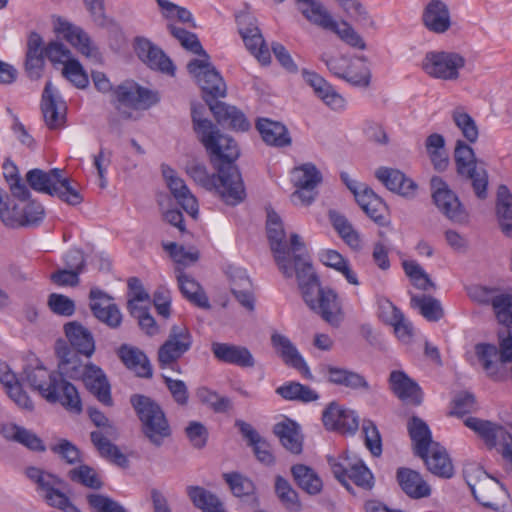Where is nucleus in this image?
Instances as JSON below:
<instances>
[{
	"label": "nucleus",
	"instance_id": "13d9d810",
	"mask_svg": "<svg viewBox=\"0 0 512 512\" xmlns=\"http://www.w3.org/2000/svg\"><path fill=\"white\" fill-rule=\"evenodd\" d=\"M168 29L184 48L193 52L194 54L208 58V54L203 49L200 41L194 33L188 32L183 28L176 27L173 24H168Z\"/></svg>",
	"mask_w": 512,
	"mask_h": 512
},
{
	"label": "nucleus",
	"instance_id": "c03bdc74",
	"mask_svg": "<svg viewBox=\"0 0 512 512\" xmlns=\"http://www.w3.org/2000/svg\"><path fill=\"white\" fill-rule=\"evenodd\" d=\"M13 223L6 224L7 226H31L38 224L44 216V209L40 203L27 202L22 207L17 205L10 209Z\"/></svg>",
	"mask_w": 512,
	"mask_h": 512
},
{
	"label": "nucleus",
	"instance_id": "09e8293b",
	"mask_svg": "<svg viewBox=\"0 0 512 512\" xmlns=\"http://www.w3.org/2000/svg\"><path fill=\"white\" fill-rule=\"evenodd\" d=\"M275 392L283 399L288 401L308 403L316 401L319 398L318 393L311 389L309 386L295 381H290L277 387Z\"/></svg>",
	"mask_w": 512,
	"mask_h": 512
},
{
	"label": "nucleus",
	"instance_id": "4c0bfd02",
	"mask_svg": "<svg viewBox=\"0 0 512 512\" xmlns=\"http://www.w3.org/2000/svg\"><path fill=\"white\" fill-rule=\"evenodd\" d=\"M423 22L430 31L446 32L451 26L447 5L440 0H432L424 11Z\"/></svg>",
	"mask_w": 512,
	"mask_h": 512
},
{
	"label": "nucleus",
	"instance_id": "f704fd0d",
	"mask_svg": "<svg viewBox=\"0 0 512 512\" xmlns=\"http://www.w3.org/2000/svg\"><path fill=\"white\" fill-rule=\"evenodd\" d=\"M302 15L312 24L329 30L336 28V21L318 0H295Z\"/></svg>",
	"mask_w": 512,
	"mask_h": 512
},
{
	"label": "nucleus",
	"instance_id": "4be33fe9",
	"mask_svg": "<svg viewBox=\"0 0 512 512\" xmlns=\"http://www.w3.org/2000/svg\"><path fill=\"white\" fill-rule=\"evenodd\" d=\"M324 426L328 430L342 434H355L359 427V417L355 411L346 409L332 402L324 410L322 415Z\"/></svg>",
	"mask_w": 512,
	"mask_h": 512
},
{
	"label": "nucleus",
	"instance_id": "1a4fd4ad",
	"mask_svg": "<svg viewBox=\"0 0 512 512\" xmlns=\"http://www.w3.org/2000/svg\"><path fill=\"white\" fill-rule=\"evenodd\" d=\"M88 415L97 427H102L105 430V434L102 431H92L90 434L91 442L99 454L115 465L121 468H127L129 466L128 458L107 438V436H116V428L110 424L105 414L97 408L89 407Z\"/></svg>",
	"mask_w": 512,
	"mask_h": 512
},
{
	"label": "nucleus",
	"instance_id": "7c9ffc66",
	"mask_svg": "<svg viewBox=\"0 0 512 512\" xmlns=\"http://www.w3.org/2000/svg\"><path fill=\"white\" fill-rule=\"evenodd\" d=\"M302 75L305 82L313 88L317 97L328 107L335 111L344 109L345 99L323 77L307 70H303Z\"/></svg>",
	"mask_w": 512,
	"mask_h": 512
},
{
	"label": "nucleus",
	"instance_id": "8fccbe9b",
	"mask_svg": "<svg viewBox=\"0 0 512 512\" xmlns=\"http://www.w3.org/2000/svg\"><path fill=\"white\" fill-rule=\"evenodd\" d=\"M330 220L334 229L349 247L354 250L361 248L362 241L360 235L345 216L336 212H330Z\"/></svg>",
	"mask_w": 512,
	"mask_h": 512
},
{
	"label": "nucleus",
	"instance_id": "864d4df0",
	"mask_svg": "<svg viewBox=\"0 0 512 512\" xmlns=\"http://www.w3.org/2000/svg\"><path fill=\"white\" fill-rule=\"evenodd\" d=\"M295 187L316 188L322 182L321 172L312 163H305L292 171Z\"/></svg>",
	"mask_w": 512,
	"mask_h": 512
},
{
	"label": "nucleus",
	"instance_id": "4d7b16f0",
	"mask_svg": "<svg viewBox=\"0 0 512 512\" xmlns=\"http://www.w3.org/2000/svg\"><path fill=\"white\" fill-rule=\"evenodd\" d=\"M402 267L404 269L405 274L409 277L412 284L417 289L423 291L435 289V284L432 282L429 275L416 261L405 260L402 262Z\"/></svg>",
	"mask_w": 512,
	"mask_h": 512
},
{
	"label": "nucleus",
	"instance_id": "79ce46f5",
	"mask_svg": "<svg viewBox=\"0 0 512 512\" xmlns=\"http://www.w3.org/2000/svg\"><path fill=\"white\" fill-rule=\"evenodd\" d=\"M231 292L238 302L249 311L255 308V300L252 293V284L246 272L236 269L231 274Z\"/></svg>",
	"mask_w": 512,
	"mask_h": 512
},
{
	"label": "nucleus",
	"instance_id": "6ab92c4d",
	"mask_svg": "<svg viewBox=\"0 0 512 512\" xmlns=\"http://www.w3.org/2000/svg\"><path fill=\"white\" fill-rule=\"evenodd\" d=\"M432 198L438 209L450 220L463 222L467 214L456 194L437 176L431 178Z\"/></svg>",
	"mask_w": 512,
	"mask_h": 512
},
{
	"label": "nucleus",
	"instance_id": "393cba45",
	"mask_svg": "<svg viewBox=\"0 0 512 512\" xmlns=\"http://www.w3.org/2000/svg\"><path fill=\"white\" fill-rule=\"evenodd\" d=\"M271 345L287 366L298 370L305 378L312 379V374L304 358L287 336L274 332L271 335Z\"/></svg>",
	"mask_w": 512,
	"mask_h": 512
},
{
	"label": "nucleus",
	"instance_id": "2f4dec72",
	"mask_svg": "<svg viewBox=\"0 0 512 512\" xmlns=\"http://www.w3.org/2000/svg\"><path fill=\"white\" fill-rule=\"evenodd\" d=\"M390 388L402 401L412 405L422 403V391L420 386L403 371H392L389 376Z\"/></svg>",
	"mask_w": 512,
	"mask_h": 512
},
{
	"label": "nucleus",
	"instance_id": "4468645a",
	"mask_svg": "<svg viewBox=\"0 0 512 512\" xmlns=\"http://www.w3.org/2000/svg\"><path fill=\"white\" fill-rule=\"evenodd\" d=\"M158 102L159 96L156 92L141 87L133 81H125L118 85L113 91V103L115 108L123 114L125 118H130L131 114L122 112V107L135 110L148 109Z\"/></svg>",
	"mask_w": 512,
	"mask_h": 512
},
{
	"label": "nucleus",
	"instance_id": "bb28decb",
	"mask_svg": "<svg viewBox=\"0 0 512 512\" xmlns=\"http://www.w3.org/2000/svg\"><path fill=\"white\" fill-rule=\"evenodd\" d=\"M211 351L214 357L220 362L241 368H253L256 364L253 354L245 346L213 342Z\"/></svg>",
	"mask_w": 512,
	"mask_h": 512
},
{
	"label": "nucleus",
	"instance_id": "473e14b6",
	"mask_svg": "<svg viewBox=\"0 0 512 512\" xmlns=\"http://www.w3.org/2000/svg\"><path fill=\"white\" fill-rule=\"evenodd\" d=\"M349 189L353 192L357 203L363 211L376 223L383 225L386 221L385 213L387 210L383 200L374 193V191L366 186L362 190H357L349 185Z\"/></svg>",
	"mask_w": 512,
	"mask_h": 512
},
{
	"label": "nucleus",
	"instance_id": "774afa93",
	"mask_svg": "<svg viewBox=\"0 0 512 512\" xmlns=\"http://www.w3.org/2000/svg\"><path fill=\"white\" fill-rule=\"evenodd\" d=\"M87 501L96 512H127L121 504L105 495L89 494Z\"/></svg>",
	"mask_w": 512,
	"mask_h": 512
},
{
	"label": "nucleus",
	"instance_id": "dca6fc26",
	"mask_svg": "<svg viewBox=\"0 0 512 512\" xmlns=\"http://www.w3.org/2000/svg\"><path fill=\"white\" fill-rule=\"evenodd\" d=\"M266 228L270 247L278 268L285 277L291 278L293 276L292 267L290 265L292 246L291 243H287L282 221L279 215L274 211H268L267 213Z\"/></svg>",
	"mask_w": 512,
	"mask_h": 512
},
{
	"label": "nucleus",
	"instance_id": "c9c22d12",
	"mask_svg": "<svg viewBox=\"0 0 512 512\" xmlns=\"http://www.w3.org/2000/svg\"><path fill=\"white\" fill-rule=\"evenodd\" d=\"M427 469L434 475L442 478H450L454 473L452 461L446 449L439 443H434L424 457Z\"/></svg>",
	"mask_w": 512,
	"mask_h": 512
},
{
	"label": "nucleus",
	"instance_id": "a878e982",
	"mask_svg": "<svg viewBox=\"0 0 512 512\" xmlns=\"http://www.w3.org/2000/svg\"><path fill=\"white\" fill-rule=\"evenodd\" d=\"M135 52L137 56L151 69L173 75L175 67L165 53L146 38H136Z\"/></svg>",
	"mask_w": 512,
	"mask_h": 512
},
{
	"label": "nucleus",
	"instance_id": "49530a36",
	"mask_svg": "<svg viewBox=\"0 0 512 512\" xmlns=\"http://www.w3.org/2000/svg\"><path fill=\"white\" fill-rule=\"evenodd\" d=\"M177 280L180 291L186 299L200 308H210L208 297L198 282L183 272H179Z\"/></svg>",
	"mask_w": 512,
	"mask_h": 512
},
{
	"label": "nucleus",
	"instance_id": "cd10ccee",
	"mask_svg": "<svg viewBox=\"0 0 512 512\" xmlns=\"http://www.w3.org/2000/svg\"><path fill=\"white\" fill-rule=\"evenodd\" d=\"M54 30L86 57L96 58L98 56L96 47L92 45L89 36L80 27L58 18Z\"/></svg>",
	"mask_w": 512,
	"mask_h": 512
},
{
	"label": "nucleus",
	"instance_id": "2eb2a0df",
	"mask_svg": "<svg viewBox=\"0 0 512 512\" xmlns=\"http://www.w3.org/2000/svg\"><path fill=\"white\" fill-rule=\"evenodd\" d=\"M477 472L476 480L472 478L467 480L474 498L484 507L499 511L508 501V492L499 481L486 472L482 470Z\"/></svg>",
	"mask_w": 512,
	"mask_h": 512
},
{
	"label": "nucleus",
	"instance_id": "f3484780",
	"mask_svg": "<svg viewBox=\"0 0 512 512\" xmlns=\"http://www.w3.org/2000/svg\"><path fill=\"white\" fill-rule=\"evenodd\" d=\"M292 252L290 253V265L293 274H296L298 285L305 300V293L309 295L317 292L320 286L318 276L313 270L311 262L303 253L304 244L301 242L299 235H291Z\"/></svg>",
	"mask_w": 512,
	"mask_h": 512
},
{
	"label": "nucleus",
	"instance_id": "6e6552de",
	"mask_svg": "<svg viewBox=\"0 0 512 512\" xmlns=\"http://www.w3.org/2000/svg\"><path fill=\"white\" fill-rule=\"evenodd\" d=\"M62 374L66 378L83 381L85 387L106 406H112L111 388L104 371L97 365L89 362H75L66 360L62 367Z\"/></svg>",
	"mask_w": 512,
	"mask_h": 512
},
{
	"label": "nucleus",
	"instance_id": "052dcab7",
	"mask_svg": "<svg viewBox=\"0 0 512 512\" xmlns=\"http://www.w3.org/2000/svg\"><path fill=\"white\" fill-rule=\"evenodd\" d=\"M69 478L91 489H100L103 485L95 470L88 465H80L69 471Z\"/></svg>",
	"mask_w": 512,
	"mask_h": 512
},
{
	"label": "nucleus",
	"instance_id": "a211bd4d",
	"mask_svg": "<svg viewBox=\"0 0 512 512\" xmlns=\"http://www.w3.org/2000/svg\"><path fill=\"white\" fill-rule=\"evenodd\" d=\"M305 303L309 308L321 315L330 325L338 327L344 318L337 293L330 288L318 287L317 292L305 293Z\"/></svg>",
	"mask_w": 512,
	"mask_h": 512
},
{
	"label": "nucleus",
	"instance_id": "e433bc0d",
	"mask_svg": "<svg viewBox=\"0 0 512 512\" xmlns=\"http://www.w3.org/2000/svg\"><path fill=\"white\" fill-rule=\"evenodd\" d=\"M273 432L285 449L293 454L302 452L303 437L300 433V427L295 421L286 418L274 425Z\"/></svg>",
	"mask_w": 512,
	"mask_h": 512
},
{
	"label": "nucleus",
	"instance_id": "c85d7f7f",
	"mask_svg": "<svg viewBox=\"0 0 512 512\" xmlns=\"http://www.w3.org/2000/svg\"><path fill=\"white\" fill-rule=\"evenodd\" d=\"M375 177L388 190L404 197L411 198L416 193L417 184L398 169L380 167L375 171Z\"/></svg>",
	"mask_w": 512,
	"mask_h": 512
},
{
	"label": "nucleus",
	"instance_id": "37998d69",
	"mask_svg": "<svg viewBox=\"0 0 512 512\" xmlns=\"http://www.w3.org/2000/svg\"><path fill=\"white\" fill-rule=\"evenodd\" d=\"M496 216L501 231L512 237V194L505 185H500L497 191Z\"/></svg>",
	"mask_w": 512,
	"mask_h": 512
},
{
	"label": "nucleus",
	"instance_id": "ea45409f",
	"mask_svg": "<svg viewBox=\"0 0 512 512\" xmlns=\"http://www.w3.org/2000/svg\"><path fill=\"white\" fill-rule=\"evenodd\" d=\"M408 432L414 443V454L424 457L435 443L428 425L421 418L413 416L408 422Z\"/></svg>",
	"mask_w": 512,
	"mask_h": 512
},
{
	"label": "nucleus",
	"instance_id": "aec40b11",
	"mask_svg": "<svg viewBox=\"0 0 512 512\" xmlns=\"http://www.w3.org/2000/svg\"><path fill=\"white\" fill-rule=\"evenodd\" d=\"M237 23L247 49L260 63L269 64L271 62L270 51L257 26L256 19L249 14H242L237 16Z\"/></svg>",
	"mask_w": 512,
	"mask_h": 512
},
{
	"label": "nucleus",
	"instance_id": "69168bd1",
	"mask_svg": "<svg viewBox=\"0 0 512 512\" xmlns=\"http://www.w3.org/2000/svg\"><path fill=\"white\" fill-rule=\"evenodd\" d=\"M493 311L499 323L506 327L512 326V294L501 292L494 303Z\"/></svg>",
	"mask_w": 512,
	"mask_h": 512
},
{
	"label": "nucleus",
	"instance_id": "39448f33",
	"mask_svg": "<svg viewBox=\"0 0 512 512\" xmlns=\"http://www.w3.org/2000/svg\"><path fill=\"white\" fill-rule=\"evenodd\" d=\"M63 330L66 340L58 339L54 346L60 371L66 360L83 362L82 357L90 359L96 350L92 332L80 322H67Z\"/></svg>",
	"mask_w": 512,
	"mask_h": 512
},
{
	"label": "nucleus",
	"instance_id": "3c124183",
	"mask_svg": "<svg viewBox=\"0 0 512 512\" xmlns=\"http://www.w3.org/2000/svg\"><path fill=\"white\" fill-rule=\"evenodd\" d=\"M411 305L418 308L420 314L428 321L437 322L444 316V310L438 299L429 295L411 297Z\"/></svg>",
	"mask_w": 512,
	"mask_h": 512
},
{
	"label": "nucleus",
	"instance_id": "f257e3e1",
	"mask_svg": "<svg viewBox=\"0 0 512 512\" xmlns=\"http://www.w3.org/2000/svg\"><path fill=\"white\" fill-rule=\"evenodd\" d=\"M192 122L217 173L209 175L203 164L192 161L186 166L187 174L203 188L214 190L227 205H238L244 201L246 190L235 164L240 156L237 143L230 136L222 134L210 120L202 118L196 109L192 110Z\"/></svg>",
	"mask_w": 512,
	"mask_h": 512
},
{
	"label": "nucleus",
	"instance_id": "9b49d317",
	"mask_svg": "<svg viewBox=\"0 0 512 512\" xmlns=\"http://www.w3.org/2000/svg\"><path fill=\"white\" fill-rule=\"evenodd\" d=\"M193 339L184 325H173L165 342L159 347L157 360L161 369L170 368L181 373L177 361L192 347Z\"/></svg>",
	"mask_w": 512,
	"mask_h": 512
},
{
	"label": "nucleus",
	"instance_id": "bf43d9fd",
	"mask_svg": "<svg viewBox=\"0 0 512 512\" xmlns=\"http://www.w3.org/2000/svg\"><path fill=\"white\" fill-rule=\"evenodd\" d=\"M452 119L455 125L461 130L467 141L474 143L478 139V127L474 119L461 108H456L452 112Z\"/></svg>",
	"mask_w": 512,
	"mask_h": 512
},
{
	"label": "nucleus",
	"instance_id": "412c9836",
	"mask_svg": "<svg viewBox=\"0 0 512 512\" xmlns=\"http://www.w3.org/2000/svg\"><path fill=\"white\" fill-rule=\"evenodd\" d=\"M41 111L44 122L49 129H58L64 125L67 111L66 102L54 88L51 81L45 84L41 98Z\"/></svg>",
	"mask_w": 512,
	"mask_h": 512
},
{
	"label": "nucleus",
	"instance_id": "de8ad7c7",
	"mask_svg": "<svg viewBox=\"0 0 512 512\" xmlns=\"http://www.w3.org/2000/svg\"><path fill=\"white\" fill-rule=\"evenodd\" d=\"M187 495L195 507L203 512H223L221 501L212 492L200 486H188Z\"/></svg>",
	"mask_w": 512,
	"mask_h": 512
},
{
	"label": "nucleus",
	"instance_id": "5fc2aeb1",
	"mask_svg": "<svg viewBox=\"0 0 512 512\" xmlns=\"http://www.w3.org/2000/svg\"><path fill=\"white\" fill-rule=\"evenodd\" d=\"M274 488L277 497L286 509L290 511L300 510L301 502L299 500L298 493L293 489L287 479L277 475L275 477Z\"/></svg>",
	"mask_w": 512,
	"mask_h": 512
},
{
	"label": "nucleus",
	"instance_id": "20e7f679",
	"mask_svg": "<svg viewBox=\"0 0 512 512\" xmlns=\"http://www.w3.org/2000/svg\"><path fill=\"white\" fill-rule=\"evenodd\" d=\"M144 438L154 447H161L172 435V429L160 404L149 396L133 394L130 397Z\"/></svg>",
	"mask_w": 512,
	"mask_h": 512
},
{
	"label": "nucleus",
	"instance_id": "ddd939ff",
	"mask_svg": "<svg viewBox=\"0 0 512 512\" xmlns=\"http://www.w3.org/2000/svg\"><path fill=\"white\" fill-rule=\"evenodd\" d=\"M466 59L463 55L453 51H430L422 60V69L432 78L456 81L460 77V70L464 68Z\"/></svg>",
	"mask_w": 512,
	"mask_h": 512
},
{
	"label": "nucleus",
	"instance_id": "f8f14e48",
	"mask_svg": "<svg viewBox=\"0 0 512 512\" xmlns=\"http://www.w3.org/2000/svg\"><path fill=\"white\" fill-rule=\"evenodd\" d=\"M454 158L458 174L471 182L479 199H485L487 197L488 174L484 168L478 167L473 149L464 141L458 140Z\"/></svg>",
	"mask_w": 512,
	"mask_h": 512
},
{
	"label": "nucleus",
	"instance_id": "9d476101",
	"mask_svg": "<svg viewBox=\"0 0 512 512\" xmlns=\"http://www.w3.org/2000/svg\"><path fill=\"white\" fill-rule=\"evenodd\" d=\"M327 462L335 478L348 490H350L348 480L362 489H372L374 477L362 460L345 454L339 457L328 456Z\"/></svg>",
	"mask_w": 512,
	"mask_h": 512
},
{
	"label": "nucleus",
	"instance_id": "0eeeda50",
	"mask_svg": "<svg viewBox=\"0 0 512 512\" xmlns=\"http://www.w3.org/2000/svg\"><path fill=\"white\" fill-rule=\"evenodd\" d=\"M475 354L489 378L504 380L507 374L504 365L512 362V333L507 329L499 332L498 347L487 343L477 344Z\"/></svg>",
	"mask_w": 512,
	"mask_h": 512
},
{
	"label": "nucleus",
	"instance_id": "58836bf2",
	"mask_svg": "<svg viewBox=\"0 0 512 512\" xmlns=\"http://www.w3.org/2000/svg\"><path fill=\"white\" fill-rule=\"evenodd\" d=\"M256 128L261 134L263 141L268 145L284 147L291 144L288 130L280 122L272 121L268 118H260L256 123Z\"/></svg>",
	"mask_w": 512,
	"mask_h": 512
},
{
	"label": "nucleus",
	"instance_id": "72a5a7b5",
	"mask_svg": "<svg viewBox=\"0 0 512 512\" xmlns=\"http://www.w3.org/2000/svg\"><path fill=\"white\" fill-rule=\"evenodd\" d=\"M396 476L399 486L409 497L420 499L431 494L430 486L419 472L409 468H399Z\"/></svg>",
	"mask_w": 512,
	"mask_h": 512
},
{
	"label": "nucleus",
	"instance_id": "603ef678",
	"mask_svg": "<svg viewBox=\"0 0 512 512\" xmlns=\"http://www.w3.org/2000/svg\"><path fill=\"white\" fill-rule=\"evenodd\" d=\"M342 79L354 86L368 87L371 72L365 63V57H360L357 61L348 62Z\"/></svg>",
	"mask_w": 512,
	"mask_h": 512
},
{
	"label": "nucleus",
	"instance_id": "6e6d98bb",
	"mask_svg": "<svg viewBox=\"0 0 512 512\" xmlns=\"http://www.w3.org/2000/svg\"><path fill=\"white\" fill-rule=\"evenodd\" d=\"M225 482L236 497L253 496L256 491L254 482L238 472L223 474Z\"/></svg>",
	"mask_w": 512,
	"mask_h": 512
},
{
	"label": "nucleus",
	"instance_id": "e2e57ef3",
	"mask_svg": "<svg viewBox=\"0 0 512 512\" xmlns=\"http://www.w3.org/2000/svg\"><path fill=\"white\" fill-rule=\"evenodd\" d=\"M197 395L200 401L213 409L216 413H225L232 408L231 401L228 397L220 396L215 391L208 388H201Z\"/></svg>",
	"mask_w": 512,
	"mask_h": 512
},
{
	"label": "nucleus",
	"instance_id": "338daca9",
	"mask_svg": "<svg viewBox=\"0 0 512 512\" xmlns=\"http://www.w3.org/2000/svg\"><path fill=\"white\" fill-rule=\"evenodd\" d=\"M47 305L49 309L57 315L72 316L75 312L74 301L63 294L52 293L48 297Z\"/></svg>",
	"mask_w": 512,
	"mask_h": 512
},
{
	"label": "nucleus",
	"instance_id": "a18cd8bd",
	"mask_svg": "<svg viewBox=\"0 0 512 512\" xmlns=\"http://www.w3.org/2000/svg\"><path fill=\"white\" fill-rule=\"evenodd\" d=\"M296 484L306 493L316 495L321 492L323 483L318 474L309 466L296 464L291 467Z\"/></svg>",
	"mask_w": 512,
	"mask_h": 512
},
{
	"label": "nucleus",
	"instance_id": "680f3d73",
	"mask_svg": "<svg viewBox=\"0 0 512 512\" xmlns=\"http://www.w3.org/2000/svg\"><path fill=\"white\" fill-rule=\"evenodd\" d=\"M362 432L367 449L374 457H379L382 453V439L375 423L368 419L363 420Z\"/></svg>",
	"mask_w": 512,
	"mask_h": 512
},
{
	"label": "nucleus",
	"instance_id": "7ed1b4c3",
	"mask_svg": "<svg viewBox=\"0 0 512 512\" xmlns=\"http://www.w3.org/2000/svg\"><path fill=\"white\" fill-rule=\"evenodd\" d=\"M58 371H49L43 365L26 367L23 380L33 391H37L49 403H61L65 408L80 412L81 399L76 387Z\"/></svg>",
	"mask_w": 512,
	"mask_h": 512
},
{
	"label": "nucleus",
	"instance_id": "423d86ee",
	"mask_svg": "<svg viewBox=\"0 0 512 512\" xmlns=\"http://www.w3.org/2000/svg\"><path fill=\"white\" fill-rule=\"evenodd\" d=\"M63 171L54 168L48 172L41 169H32L26 174L29 186L37 191L57 196L69 205H79L83 201L80 192L71 185L68 178L63 177Z\"/></svg>",
	"mask_w": 512,
	"mask_h": 512
},
{
	"label": "nucleus",
	"instance_id": "c756f323",
	"mask_svg": "<svg viewBox=\"0 0 512 512\" xmlns=\"http://www.w3.org/2000/svg\"><path fill=\"white\" fill-rule=\"evenodd\" d=\"M321 372L332 384L344 386L355 391H370L371 387L366 378L355 371L328 364L321 367Z\"/></svg>",
	"mask_w": 512,
	"mask_h": 512
},
{
	"label": "nucleus",
	"instance_id": "f03ea898",
	"mask_svg": "<svg viewBox=\"0 0 512 512\" xmlns=\"http://www.w3.org/2000/svg\"><path fill=\"white\" fill-rule=\"evenodd\" d=\"M187 69L201 87L203 98L216 121L236 131H247L250 123L244 113L235 106L216 100L226 96L227 88L220 73L210 63V57L191 60L187 64Z\"/></svg>",
	"mask_w": 512,
	"mask_h": 512
},
{
	"label": "nucleus",
	"instance_id": "5701e85b",
	"mask_svg": "<svg viewBox=\"0 0 512 512\" xmlns=\"http://www.w3.org/2000/svg\"><path fill=\"white\" fill-rule=\"evenodd\" d=\"M90 309L93 315L112 329L122 323V314L116 304L110 303L111 297L98 288L90 290Z\"/></svg>",
	"mask_w": 512,
	"mask_h": 512
},
{
	"label": "nucleus",
	"instance_id": "b1692460",
	"mask_svg": "<svg viewBox=\"0 0 512 512\" xmlns=\"http://www.w3.org/2000/svg\"><path fill=\"white\" fill-rule=\"evenodd\" d=\"M163 177L167 186L177 200L178 204L193 218L198 215V202L195 196L190 192L185 182L179 178L176 172L168 165L161 166Z\"/></svg>",
	"mask_w": 512,
	"mask_h": 512
},
{
	"label": "nucleus",
	"instance_id": "0e129e2a",
	"mask_svg": "<svg viewBox=\"0 0 512 512\" xmlns=\"http://www.w3.org/2000/svg\"><path fill=\"white\" fill-rule=\"evenodd\" d=\"M331 31L349 46L360 50L366 49L365 41L348 22L342 21L340 24L336 22V28Z\"/></svg>",
	"mask_w": 512,
	"mask_h": 512
},
{
	"label": "nucleus",
	"instance_id": "a19ab883",
	"mask_svg": "<svg viewBox=\"0 0 512 512\" xmlns=\"http://www.w3.org/2000/svg\"><path fill=\"white\" fill-rule=\"evenodd\" d=\"M119 356L125 366L133 370L137 376L142 378H151L152 367L147 356L138 348L122 345L119 350Z\"/></svg>",
	"mask_w": 512,
	"mask_h": 512
}]
</instances>
